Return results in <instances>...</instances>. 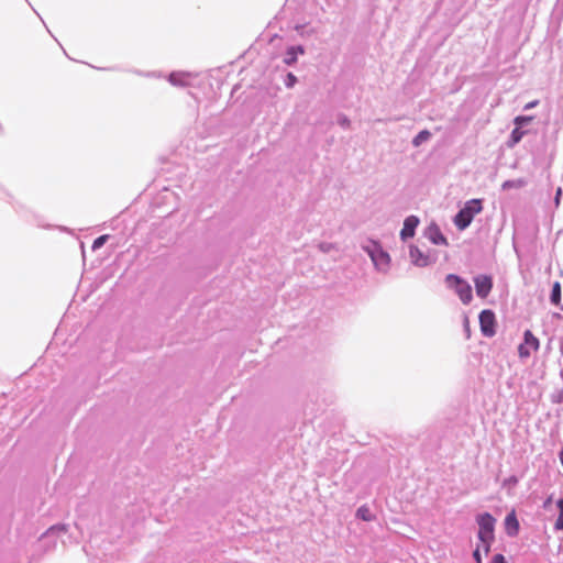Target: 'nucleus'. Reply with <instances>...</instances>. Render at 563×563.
Instances as JSON below:
<instances>
[{
	"mask_svg": "<svg viewBox=\"0 0 563 563\" xmlns=\"http://www.w3.org/2000/svg\"><path fill=\"white\" fill-rule=\"evenodd\" d=\"M482 201L479 199H473L465 203L459 213L455 216L454 223L460 230L466 229L474 217L482 211Z\"/></svg>",
	"mask_w": 563,
	"mask_h": 563,
	"instance_id": "nucleus-1",
	"label": "nucleus"
},
{
	"mask_svg": "<svg viewBox=\"0 0 563 563\" xmlns=\"http://www.w3.org/2000/svg\"><path fill=\"white\" fill-rule=\"evenodd\" d=\"M445 284L449 288L455 290L463 303L467 305L472 301V287L466 280L462 279L457 275L449 274L445 277Z\"/></svg>",
	"mask_w": 563,
	"mask_h": 563,
	"instance_id": "nucleus-2",
	"label": "nucleus"
},
{
	"mask_svg": "<svg viewBox=\"0 0 563 563\" xmlns=\"http://www.w3.org/2000/svg\"><path fill=\"white\" fill-rule=\"evenodd\" d=\"M479 541H494L495 519L489 514H483L477 519Z\"/></svg>",
	"mask_w": 563,
	"mask_h": 563,
	"instance_id": "nucleus-3",
	"label": "nucleus"
},
{
	"mask_svg": "<svg viewBox=\"0 0 563 563\" xmlns=\"http://www.w3.org/2000/svg\"><path fill=\"white\" fill-rule=\"evenodd\" d=\"M539 346V340L532 334L530 330H527L523 335V343L518 347L519 356L527 358L531 355L532 352L538 351Z\"/></svg>",
	"mask_w": 563,
	"mask_h": 563,
	"instance_id": "nucleus-4",
	"label": "nucleus"
},
{
	"mask_svg": "<svg viewBox=\"0 0 563 563\" xmlns=\"http://www.w3.org/2000/svg\"><path fill=\"white\" fill-rule=\"evenodd\" d=\"M481 331L485 336H493L496 333V319L492 310H483L479 314Z\"/></svg>",
	"mask_w": 563,
	"mask_h": 563,
	"instance_id": "nucleus-5",
	"label": "nucleus"
},
{
	"mask_svg": "<svg viewBox=\"0 0 563 563\" xmlns=\"http://www.w3.org/2000/svg\"><path fill=\"white\" fill-rule=\"evenodd\" d=\"M476 294L481 298H486L492 290L493 280L487 275L477 276L474 279Z\"/></svg>",
	"mask_w": 563,
	"mask_h": 563,
	"instance_id": "nucleus-6",
	"label": "nucleus"
},
{
	"mask_svg": "<svg viewBox=\"0 0 563 563\" xmlns=\"http://www.w3.org/2000/svg\"><path fill=\"white\" fill-rule=\"evenodd\" d=\"M419 224V219L415 216H410L405 219L404 227L400 232V236L402 240H407L415 235V230Z\"/></svg>",
	"mask_w": 563,
	"mask_h": 563,
	"instance_id": "nucleus-7",
	"label": "nucleus"
},
{
	"mask_svg": "<svg viewBox=\"0 0 563 563\" xmlns=\"http://www.w3.org/2000/svg\"><path fill=\"white\" fill-rule=\"evenodd\" d=\"M371 257L375 266L382 271H385L389 266L390 257L383 250H375L371 252Z\"/></svg>",
	"mask_w": 563,
	"mask_h": 563,
	"instance_id": "nucleus-8",
	"label": "nucleus"
},
{
	"mask_svg": "<svg viewBox=\"0 0 563 563\" xmlns=\"http://www.w3.org/2000/svg\"><path fill=\"white\" fill-rule=\"evenodd\" d=\"M410 258L415 265L420 267L430 264L429 256L424 255L417 246H410Z\"/></svg>",
	"mask_w": 563,
	"mask_h": 563,
	"instance_id": "nucleus-9",
	"label": "nucleus"
},
{
	"mask_svg": "<svg viewBox=\"0 0 563 563\" xmlns=\"http://www.w3.org/2000/svg\"><path fill=\"white\" fill-rule=\"evenodd\" d=\"M428 238L433 244L446 245L448 241L445 236L441 233L440 229L435 225H431L428 228Z\"/></svg>",
	"mask_w": 563,
	"mask_h": 563,
	"instance_id": "nucleus-10",
	"label": "nucleus"
},
{
	"mask_svg": "<svg viewBox=\"0 0 563 563\" xmlns=\"http://www.w3.org/2000/svg\"><path fill=\"white\" fill-rule=\"evenodd\" d=\"M505 525H506V530H507L508 534H510V536L517 534V532L519 530V522H518L514 511L506 517Z\"/></svg>",
	"mask_w": 563,
	"mask_h": 563,
	"instance_id": "nucleus-11",
	"label": "nucleus"
},
{
	"mask_svg": "<svg viewBox=\"0 0 563 563\" xmlns=\"http://www.w3.org/2000/svg\"><path fill=\"white\" fill-rule=\"evenodd\" d=\"M303 54L302 46H291L287 49V56L285 58V63L290 65L296 62L297 55Z\"/></svg>",
	"mask_w": 563,
	"mask_h": 563,
	"instance_id": "nucleus-12",
	"label": "nucleus"
},
{
	"mask_svg": "<svg viewBox=\"0 0 563 563\" xmlns=\"http://www.w3.org/2000/svg\"><path fill=\"white\" fill-rule=\"evenodd\" d=\"M550 300L554 306H559L561 302V284L559 282H555L552 286Z\"/></svg>",
	"mask_w": 563,
	"mask_h": 563,
	"instance_id": "nucleus-13",
	"label": "nucleus"
},
{
	"mask_svg": "<svg viewBox=\"0 0 563 563\" xmlns=\"http://www.w3.org/2000/svg\"><path fill=\"white\" fill-rule=\"evenodd\" d=\"M357 518L364 520V521H371L373 520V515L371 514V510L366 506H362L356 511Z\"/></svg>",
	"mask_w": 563,
	"mask_h": 563,
	"instance_id": "nucleus-14",
	"label": "nucleus"
},
{
	"mask_svg": "<svg viewBox=\"0 0 563 563\" xmlns=\"http://www.w3.org/2000/svg\"><path fill=\"white\" fill-rule=\"evenodd\" d=\"M556 506L559 508L560 514L555 521L554 527L556 530H562L563 529V497L558 500Z\"/></svg>",
	"mask_w": 563,
	"mask_h": 563,
	"instance_id": "nucleus-15",
	"label": "nucleus"
},
{
	"mask_svg": "<svg viewBox=\"0 0 563 563\" xmlns=\"http://www.w3.org/2000/svg\"><path fill=\"white\" fill-rule=\"evenodd\" d=\"M430 132L427 130L421 131L412 141L415 146H419L421 143L426 142L430 137Z\"/></svg>",
	"mask_w": 563,
	"mask_h": 563,
	"instance_id": "nucleus-16",
	"label": "nucleus"
},
{
	"mask_svg": "<svg viewBox=\"0 0 563 563\" xmlns=\"http://www.w3.org/2000/svg\"><path fill=\"white\" fill-rule=\"evenodd\" d=\"M525 180L522 179H518V180H507L503 184V189H508V188H512V187H516V188H520L525 185Z\"/></svg>",
	"mask_w": 563,
	"mask_h": 563,
	"instance_id": "nucleus-17",
	"label": "nucleus"
},
{
	"mask_svg": "<svg viewBox=\"0 0 563 563\" xmlns=\"http://www.w3.org/2000/svg\"><path fill=\"white\" fill-rule=\"evenodd\" d=\"M525 132L520 130V126L517 125L516 129L512 130L511 132V141L514 144L518 143L522 136H523Z\"/></svg>",
	"mask_w": 563,
	"mask_h": 563,
	"instance_id": "nucleus-18",
	"label": "nucleus"
},
{
	"mask_svg": "<svg viewBox=\"0 0 563 563\" xmlns=\"http://www.w3.org/2000/svg\"><path fill=\"white\" fill-rule=\"evenodd\" d=\"M533 117L519 115L515 119V124L521 126L522 124L531 122Z\"/></svg>",
	"mask_w": 563,
	"mask_h": 563,
	"instance_id": "nucleus-19",
	"label": "nucleus"
},
{
	"mask_svg": "<svg viewBox=\"0 0 563 563\" xmlns=\"http://www.w3.org/2000/svg\"><path fill=\"white\" fill-rule=\"evenodd\" d=\"M107 239H108V235H101V236L97 238L93 241L92 249L97 250V249L101 247L106 243Z\"/></svg>",
	"mask_w": 563,
	"mask_h": 563,
	"instance_id": "nucleus-20",
	"label": "nucleus"
},
{
	"mask_svg": "<svg viewBox=\"0 0 563 563\" xmlns=\"http://www.w3.org/2000/svg\"><path fill=\"white\" fill-rule=\"evenodd\" d=\"M490 563H507V561L503 554H496Z\"/></svg>",
	"mask_w": 563,
	"mask_h": 563,
	"instance_id": "nucleus-21",
	"label": "nucleus"
},
{
	"mask_svg": "<svg viewBox=\"0 0 563 563\" xmlns=\"http://www.w3.org/2000/svg\"><path fill=\"white\" fill-rule=\"evenodd\" d=\"M473 558H474L476 563H482L483 562L482 554H481V551H479V547H477L476 550L474 551Z\"/></svg>",
	"mask_w": 563,
	"mask_h": 563,
	"instance_id": "nucleus-22",
	"label": "nucleus"
},
{
	"mask_svg": "<svg viewBox=\"0 0 563 563\" xmlns=\"http://www.w3.org/2000/svg\"><path fill=\"white\" fill-rule=\"evenodd\" d=\"M481 542L483 544L484 553H485V555H487L489 553V551H490V545H492L493 541H488V542L487 541H481Z\"/></svg>",
	"mask_w": 563,
	"mask_h": 563,
	"instance_id": "nucleus-23",
	"label": "nucleus"
},
{
	"mask_svg": "<svg viewBox=\"0 0 563 563\" xmlns=\"http://www.w3.org/2000/svg\"><path fill=\"white\" fill-rule=\"evenodd\" d=\"M288 86L291 87L296 82V77L292 74H288Z\"/></svg>",
	"mask_w": 563,
	"mask_h": 563,
	"instance_id": "nucleus-24",
	"label": "nucleus"
},
{
	"mask_svg": "<svg viewBox=\"0 0 563 563\" xmlns=\"http://www.w3.org/2000/svg\"><path fill=\"white\" fill-rule=\"evenodd\" d=\"M562 195V189L561 188H558L556 190V195H555V203L559 205L560 203V197Z\"/></svg>",
	"mask_w": 563,
	"mask_h": 563,
	"instance_id": "nucleus-25",
	"label": "nucleus"
},
{
	"mask_svg": "<svg viewBox=\"0 0 563 563\" xmlns=\"http://www.w3.org/2000/svg\"><path fill=\"white\" fill-rule=\"evenodd\" d=\"M538 104V100L531 101L525 106V109H531Z\"/></svg>",
	"mask_w": 563,
	"mask_h": 563,
	"instance_id": "nucleus-26",
	"label": "nucleus"
},
{
	"mask_svg": "<svg viewBox=\"0 0 563 563\" xmlns=\"http://www.w3.org/2000/svg\"><path fill=\"white\" fill-rule=\"evenodd\" d=\"M552 503V496H550L543 504V507L547 509Z\"/></svg>",
	"mask_w": 563,
	"mask_h": 563,
	"instance_id": "nucleus-27",
	"label": "nucleus"
},
{
	"mask_svg": "<svg viewBox=\"0 0 563 563\" xmlns=\"http://www.w3.org/2000/svg\"><path fill=\"white\" fill-rule=\"evenodd\" d=\"M560 461H561V463H562V465H563V450H562V451H561V453H560Z\"/></svg>",
	"mask_w": 563,
	"mask_h": 563,
	"instance_id": "nucleus-28",
	"label": "nucleus"
}]
</instances>
